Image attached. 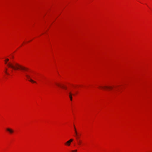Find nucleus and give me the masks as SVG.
I'll return each mask as SVG.
<instances>
[{
    "mask_svg": "<svg viewBox=\"0 0 152 152\" xmlns=\"http://www.w3.org/2000/svg\"><path fill=\"white\" fill-rule=\"evenodd\" d=\"M75 135H76V138L77 139L78 138V134L77 132H75Z\"/></svg>",
    "mask_w": 152,
    "mask_h": 152,
    "instance_id": "8",
    "label": "nucleus"
},
{
    "mask_svg": "<svg viewBox=\"0 0 152 152\" xmlns=\"http://www.w3.org/2000/svg\"><path fill=\"white\" fill-rule=\"evenodd\" d=\"M72 93L71 92H69V97L70 98L71 101H72Z\"/></svg>",
    "mask_w": 152,
    "mask_h": 152,
    "instance_id": "6",
    "label": "nucleus"
},
{
    "mask_svg": "<svg viewBox=\"0 0 152 152\" xmlns=\"http://www.w3.org/2000/svg\"><path fill=\"white\" fill-rule=\"evenodd\" d=\"M74 129H75V133L76 132H77L76 129V128H75V126H74Z\"/></svg>",
    "mask_w": 152,
    "mask_h": 152,
    "instance_id": "13",
    "label": "nucleus"
},
{
    "mask_svg": "<svg viewBox=\"0 0 152 152\" xmlns=\"http://www.w3.org/2000/svg\"><path fill=\"white\" fill-rule=\"evenodd\" d=\"M6 130L10 134H12L14 132V131L12 129L9 128H7Z\"/></svg>",
    "mask_w": 152,
    "mask_h": 152,
    "instance_id": "4",
    "label": "nucleus"
},
{
    "mask_svg": "<svg viewBox=\"0 0 152 152\" xmlns=\"http://www.w3.org/2000/svg\"><path fill=\"white\" fill-rule=\"evenodd\" d=\"M100 88H101L104 89L105 88H109L110 89H112L113 88L112 87H109V86H100Z\"/></svg>",
    "mask_w": 152,
    "mask_h": 152,
    "instance_id": "5",
    "label": "nucleus"
},
{
    "mask_svg": "<svg viewBox=\"0 0 152 152\" xmlns=\"http://www.w3.org/2000/svg\"><path fill=\"white\" fill-rule=\"evenodd\" d=\"M73 140L72 139H70L67 141L65 143V145L67 146H69L70 145L71 143L73 141Z\"/></svg>",
    "mask_w": 152,
    "mask_h": 152,
    "instance_id": "2",
    "label": "nucleus"
},
{
    "mask_svg": "<svg viewBox=\"0 0 152 152\" xmlns=\"http://www.w3.org/2000/svg\"><path fill=\"white\" fill-rule=\"evenodd\" d=\"M56 85L57 86H60V87H61V86L58 83H56Z\"/></svg>",
    "mask_w": 152,
    "mask_h": 152,
    "instance_id": "9",
    "label": "nucleus"
},
{
    "mask_svg": "<svg viewBox=\"0 0 152 152\" xmlns=\"http://www.w3.org/2000/svg\"><path fill=\"white\" fill-rule=\"evenodd\" d=\"M26 77L28 79H29V81L32 83H36V82L34 81L33 80H32L30 78V77L29 75H26Z\"/></svg>",
    "mask_w": 152,
    "mask_h": 152,
    "instance_id": "3",
    "label": "nucleus"
},
{
    "mask_svg": "<svg viewBox=\"0 0 152 152\" xmlns=\"http://www.w3.org/2000/svg\"><path fill=\"white\" fill-rule=\"evenodd\" d=\"M7 69L6 68L4 71L5 73L7 75H9L10 74L7 72Z\"/></svg>",
    "mask_w": 152,
    "mask_h": 152,
    "instance_id": "7",
    "label": "nucleus"
},
{
    "mask_svg": "<svg viewBox=\"0 0 152 152\" xmlns=\"http://www.w3.org/2000/svg\"><path fill=\"white\" fill-rule=\"evenodd\" d=\"M9 61V59L6 58L5 60V64H7V65L9 67L15 70L20 69L23 71H27L28 69L24 67L18 63L14 62L13 63L10 62L7 63V61Z\"/></svg>",
    "mask_w": 152,
    "mask_h": 152,
    "instance_id": "1",
    "label": "nucleus"
},
{
    "mask_svg": "<svg viewBox=\"0 0 152 152\" xmlns=\"http://www.w3.org/2000/svg\"><path fill=\"white\" fill-rule=\"evenodd\" d=\"M81 142L80 141H78V144L79 145H80V144H81Z\"/></svg>",
    "mask_w": 152,
    "mask_h": 152,
    "instance_id": "12",
    "label": "nucleus"
},
{
    "mask_svg": "<svg viewBox=\"0 0 152 152\" xmlns=\"http://www.w3.org/2000/svg\"><path fill=\"white\" fill-rule=\"evenodd\" d=\"M61 87L62 88H65V89H66V87L64 86H62Z\"/></svg>",
    "mask_w": 152,
    "mask_h": 152,
    "instance_id": "11",
    "label": "nucleus"
},
{
    "mask_svg": "<svg viewBox=\"0 0 152 152\" xmlns=\"http://www.w3.org/2000/svg\"><path fill=\"white\" fill-rule=\"evenodd\" d=\"M77 150H72L71 152H77Z\"/></svg>",
    "mask_w": 152,
    "mask_h": 152,
    "instance_id": "10",
    "label": "nucleus"
}]
</instances>
